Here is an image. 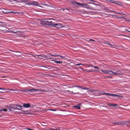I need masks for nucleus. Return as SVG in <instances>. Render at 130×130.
Returning a JSON list of instances; mask_svg holds the SVG:
<instances>
[{
  "label": "nucleus",
  "mask_w": 130,
  "mask_h": 130,
  "mask_svg": "<svg viewBox=\"0 0 130 130\" xmlns=\"http://www.w3.org/2000/svg\"><path fill=\"white\" fill-rule=\"evenodd\" d=\"M80 105H81V104H79L76 105L74 106V107L75 108L77 109H80Z\"/></svg>",
  "instance_id": "10"
},
{
  "label": "nucleus",
  "mask_w": 130,
  "mask_h": 130,
  "mask_svg": "<svg viewBox=\"0 0 130 130\" xmlns=\"http://www.w3.org/2000/svg\"><path fill=\"white\" fill-rule=\"evenodd\" d=\"M72 92L73 93V94H78L79 93L78 92H77V93H73V91H72Z\"/></svg>",
  "instance_id": "33"
},
{
  "label": "nucleus",
  "mask_w": 130,
  "mask_h": 130,
  "mask_svg": "<svg viewBox=\"0 0 130 130\" xmlns=\"http://www.w3.org/2000/svg\"><path fill=\"white\" fill-rule=\"evenodd\" d=\"M23 107L25 108H28L31 107V104L29 103L23 104Z\"/></svg>",
  "instance_id": "9"
},
{
  "label": "nucleus",
  "mask_w": 130,
  "mask_h": 130,
  "mask_svg": "<svg viewBox=\"0 0 130 130\" xmlns=\"http://www.w3.org/2000/svg\"><path fill=\"white\" fill-rule=\"evenodd\" d=\"M28 92H33L36 91H39V89H35V88H33V89H28Z\"/></svg>",
  "instance_id": "6"
},
{
  "label": "nucleus",
  "mask_w": 130,
  "mask_h": 130,
  "mask_svg": "<svg viewBox=\"0 0 130 130\" xmlns=\"http://www.w3.org/2000/svg\"><path fill=\"white\" fill-rule=\"evenodd\" d=\"M116 72L117 73H118V74H122L120 73L121 71L120 70H118L117 71H116Z\"/></svg>",
  "instance_id": "28"
},
{
  "label": "nucleus",
  "mask_w": 130,
  "mask_h": 130,
  "mask_svg": "<svg viewBox=\"0 0 130 130\" xmlns=\"http://www.w3.org/2000/svg\"><path fill=\"white\" fill-rule=\"evenodd\" d=\"M1 112L2 111H4L5 112H6L8 111V110L7 109H1Z\"/></svg>",
  "instance_id": "21"
},
{
  "label": "nucleus",
  "mask_w": 130,
  "mask_h": 130,
  "mask_svg": "<svg viewBox=\"0 0 130 130\" xmlns=\"http://www.w3.org/2000/svg\"><path fill=\"white\" fill-rule=\"evenodd\" d=\"M110 2L111 3L117 4H117V3H119L114 0H110Z\"/></svg>",
  "instance_id": "13"
},
{
  "label": "nucleus",
  "mask_w": 130,
  "mask_h": 130,
  "mask_svg": "<svg viewBox=\"0 0 130 130\" xmlns=\"http://www.w3.org/2000/svg\"><path fill=\"white\" fill-rule=\"evenodd\" d=\"M28 89H25V90H20V91H21V92H28Z\"/></svg>",
  "instance_id": "17"
},
{
  "label": "nucleus",
  "mask_w": 130,
  "mask_h": 130,
  "mask_svg": "<svg viewBox=\"0 0 130 130\" xmlns=\"http://www.w3.org/2000/svg\"><path fill=\"white\" fill-rule=\"evenodd\" d=\"M72 3L73 4H75L77 5H80L81 6V7H82V4H83V3H77L76 2H74L73 3Z\"/></svg>",
  "instance_id": "11"
},
{
  "label": "nucleus",
  "mask_w": 130,
  "mask_h": 130,
  "mask_svg": "<svg viewBox=\"0 0 130 130\" xmlns=\"http://www.w3.org/2000/svg\"><path fill=\"white\" fill-rule=\"evenodd\" d=\"M10 89H5V90H9Z\"/></svg>",
  "instance_id": "41"
},
{
  "label": "nucleus",
  "mask_w": 130,
  "mask_h": 130,
  "mask_svg": "<svg viewBox=\"0 0 130 130\" xmlns=\"http://www.w3.org/2000/svg\"><path fill=\"white\" fill-rule=\"evenodd\" d=\"M50 20H48V23H53L52 22V21H50Z\"/></svg>",
  "instance_id": "36"
},
{
  "label": "nucleus",
  "mask_w": 130,
  "mask_h": 130,
  "mask_svg": "<svg viewBox=\"0 0 130 130\" xmlns=\"http://www.w3.org/2000/svg\"><path fill=\"white\" fill-rule=\"evenodd\" d=\"M55 62L57 63H59L61 64L62 63V62L61 61H58V60H55L54 61Z\"/></svg>",
  "instance_id": "16"
},
{
  "label": "nucleus",
  "mask_w": 130,
  "mask_h": 130,
  "mask_svg": "<svg viewBox=\"0 0 130 130\" xmlns=\"http://www.w3.org/2000/svg\"><path fill=\"white\" fill-rule=\"evenodd\" d=\"M89 40V41H95L94 40H93L92 39H90Z\"/></svg>",
  "instance_id": "34"
},
{
  "label": "nucleus",
  "mask_w": 130,
  "mask_h": 130,
  "mask_svg": "<svg viewBox=\"0 0 130 130\" xmlns=\"http://www.w3.org/2000/svg\"><path fill=\"white\" fill-rule=\"evenodd\" d=\"M101 94L103 95H106L111 96L114 98H115L117 96H120V95H119L115 94H110L108 93H106L105 92H104L102 93Z\"/></svg>",
  "instance_id": "1"
},
{
  "label": "nucleus",
  "mask_w": 130,
  "mask_h": 130,
  "mask_svg": "<svg viewBox=\"0 0 130 130\" xmlns=\"http://www.w3.org/2000/svg\"><path fill=\"white\" fill-rule=\"evenodd\" d=\"M94 66H93V65H90V66H89V67H92V68H93V67Z\"/></svg>",
  "instance_id": "39"
},
{
  "label": "nucleus",
  "mask_w": 130,
  "mask_h": 130,
  "mask_svg": "<svg viewBox=\"0 0 130 130\" xmlns=\"http://www.w3.org/2000/svg\"><path fill=\"white\" fill-rule=\"evenodd\" d=\"M8 32H11V33H13V34H16L17 32V31H13L11 30H10Z\"/></svg>",
  "instance_id": "19"
},
{
  "label": "nucleus",
  "mask_w": 130,
  "mask_h": 130,
  "mask_svg": "<svg viewBox=\"0 0 130 130\" xmlns=\"http://www.w3.org/2000/svg\"><path fill=\"white\" fill-rule=\"evenodd\" d=\"M101 71L105 73H108V70H102Z\"/></svg>",
  "instance_id": "20"
},
{
  "label": "nucleus",
  "mask_w": 130,
  "mask_h": 130,
  "mask_svg": "<svg viewBox=\"0 0 130 130\" xmlns=\"http://www.w3.org/2000/svg\"><path fill=\"white\" fill-rule=\"evenodd\" d=\"M12 52H16L14 51H12Z\"/></svg>",
  "instance_id": "46"
},
{
  "label": "nucleus",
  "mask_w": 130,
  "mask_h": 130,
  "mask_svg": "<svg viewBox=\"0 0 130 130\" xmlns=\"http://www.w3.org/2000/svg\"><path fill=\"white\" fill-rule=\"evenodd\" d=\"M54 20V19L52 18H47L45 19H43L42 20V21L43 22H48V20Z\"/></svg>",
  "instance_id": "7"
},
{
  "label": "nucleus",
  "mask_w": 130,
  "mask_h": 130,
  "mask_svg": "<svg viewBox=\"0 0 130 130\" xmlns=\"http://www.w3.org/2000/svg\"><path fill=\"white\" fill-rule=\"evenodd\" d=\"M0 23L2 24L3 25H4L5 24V23L4 22L1 21H0Z\"/></svg>",
  "instance_id": "30"
},
{
  "label": "nucleus",
  "mask_w": 130,
  "mask_h": 130,
  "mask_svg": "<svg viewBox=\"0 0 130 130\" xmlns=\"http://www.w3.org/2000/svg\"><path fill=\"white\" fill-rule=\"evenodd\" d=\"M9 90L14 91H16L17 90L16 89H10Z\"/></svg>",
  "instance_id": "29"
},
{
  "label": "nucleus",
  "mask_w": 130,
  "mask_h": 130,
  "mask_svg": "<svg viewBox=\"0 0 130 130\" xmlns=\"http://www.w3.org/2000/svg\"><path fill=\"white\" fill-rule=\"evenodd\" d=\"M39 56H41V55H39Z\"/></svg>",
  "instance_id": "53"
},
{
  "label": "nucleus",
  "mask_w": 130,
  "mask_h": 130,
  "mask_svg": "<svg viewBox=\"0 0 130 130\" xmlns=\"http://www.w3.org/2000/svg\"><path fill=\"white\" fill-rule=\"evenodd\" d=\"M65 9H66V10H68V11H69V10L68 9H67V8H65Z\"/></svg>",
  "instance_id": "45"
},
{
  "label": "nucleus",
  "mask_w": 130,
  "mask_h": 130,
  "mask_svg": "<svg viewBox=\"0 0 130 130\" xmlns=\"http://www.w3.org/2000/svg\"><path fill=\"white\" fill-rule=\"evenodd\" d=\"M40 67H44V68H46L49 69L48 68H47L45 66H40Z\"/></svg>",
  "instance_id": "32"
},
{
  "label": "nucleus",
  "mask_w": 130,
  "mask_h": 130,
  "mask_svg": "<svg viewBox=\"0 0 130 130\" xmlns=\"http://www.w3.org/2000/svg\"><path fill=\"white\" fill-rule=\"evenodd\" d=\"M128 29L129 30H128L126 29H125V31L126 32V31L130 32V28H129Z\"/></svg>",
  "instance_id": "27"
},
{
  "label": "nucleus",
  "mask_w": 130,
  "mask_h": 130,
  "mask_svg": "<svg viewBox=\"0 0 130 130\" xmlns=\"http://www.w3.org/2000/svg\"><path fill=\"white\" fill-rule=\"evenodd\" d=\"M40 4V5H44V6H48L47 4H42V3H41V4Z\"/></svg>",
  "instance_id": "24"
},
{
  "label": "nucleus",
  "mask_w": 130,
  "mask_h": 130,
  "mask_svg": "<svg viewBox=\"0 0 130 130\" xmlns=\"http://www.w3.org/2000/svg\"><path fill=\"white\" fill-rule=\"evenodd\" d=\"M83 8H86L87 9L90 8V6L86 4H84L83 3L82 7Z\"/></svg>",
  "instance_id": "8"
},
{
  "label": "nucleus",
  "mask_w": 130,
  "mask_h": 130,
  "mask_svg": "<svg viewBox=\"0 0 130 130\" xmlns=\"http://www.w3.org/2000/svg\"><path fill=\"white\" fill-rule=\"evenodd\" d=\"M1 1V0H0V1Z\"/></svg>",
  "instance_id": "55"
},
{
  "label": "nucleus",
  "mask_w": 130,
  "mask_h": 130,
  "mask_svg": "<svg viewBox=\"0 0 130 130\" xmlns=\"http://www.w3.org/2000/svg\"><path fill=\"white\" fill-rule=\"evenodd\" d=\"M9 10L8 9H4L2 10V12H3V13L5 14H7L11 13H14V12H13L12 11H9Z\"/></svg>",
  "instance_id": "4"
},
{
  "label": "nucleus",
  "mask_w": 130,
  "mask_h": 130,
  "mask_svg": "<svg viewBox=\"0 0 130 130\" xmlns=\"http://www.w3.org/2000/svg\"><path fill=\"white\" fill-rule=\"evenodd\" d=\"M89 4H92V3H89Z\"/></svg>",
  "instance_id": "52"
},
{
  "label": "nucleus",
  "mask_w": 130,
  "mask_h": 130,
  "mask_svg": "<svg viewBox=\"0 0 130 130\" xmlns=\"http://www.w3.org/2000/svg\"><path fill=\"white\" fill-rule=\"evenodd\" d=\"M16 106H17L18 107H20L21 108L22 107V106H21V105H16Z\"/></svg>",
  "instance_id": "31"
},
{
  "label": "nucleus",
  "mask_w": 130,
  "mask_h": 130,
  "mask_svg": "<svg viewBox=\"0 0 130 130\" xmlns=\"http://www.w3.org/2000/svg\"><path fill=\"white\" fill-rule=\"evenodd\" d=\"M86 71L88 72H95L96 71L99 72L98 70H86Z\"/></svg>",
  "instance_id": "12"
},
{
  "label": "nucleus",
  "mask_w": 130,
  "mask_h": 130,
  "mask_svg": "<svg viewBox=\"0 0 130 130\" xmlns=\"http://www.w3.org/2000/svg\"><path fill=\"white\" fill-rule=\"evenodd\" d=\"M104 43L105 44L111 46H115V45H113L111 44L110 42H105Z\"/></svg>",
  "instance_id": "14"
},
{
  "label": "nucleus",
  "mask_w": 130,
  "mask_h": 130,
  "mask_svg": "<svg viewBox=\"0 0 130 130\" xmlns=\"http://www.w3.org/2000/svg\"><path fill=\"white\" fill-rule=\"evenodd\" d=\"M47 110H51L52 111H56L57 110L56 109H48Z\"/></svg>",
  "instance_id": "23"
},
{
  "label": "nucleus",
  "mask_w": 130,
  "mask_h": 130,
  "mask_svg": "<svg viewBox=\"0 0 130 130\" xmlns=\"http://www.w3.org/2000/svg\"><path fill=\"white\" fill-rule=\"evenodd\" d=\"M115 75H117L118 74V73H117V72H113V74Z\"/></svg>",
  "instance_id": "25"
},
{
  "label": "nucleus",
  "mask_w": 130,
  "mask_h": 130,
  "mask_svg": "<svg viewBox=\"0 0 130 130\" xmlns=\"http://www.w3.org/2000/svg\"><path fill=\"white\" fill-rule=\"evenodd\" d=\"M52 26L58 28H60L63 27V25L61 24H52Z\"/></svg>",
  "instance_id": "3"
},
{
  "label": "nucleus",
  "mask_w": 130,
  "mask_h": 130,
  "mask_svg": "<svg viewBox=\"0 0 130 130\" xmlns=\"http://www.w3.org/2000/svg\"><path fill=\"white\" fill-rule=\"evenodd\" d=\"M112 106L115 107L116 106H118V105L117 104H113L112 105Z\"/></svg>",
  "instance_id": "26"
},
{
  "label": "nucleus",
  "mask_w": 130,
  "mask_h": 130,
  "mask_svg": "<svg viewBox=\"0 0 130 130\" xmlns=\"http://www.w3.org/2000/svg\"><path fill=\"white\" fill-rule=\"evenodd\" d=\"M56 56H57L60 57L61 58H63V59H64V58H65V57L64 56H61V55H56Z\"/></svg>",
  "instance_id": "18"
},
{
  "label": "nucleus",
  "mask_w": 130,
  "mask_h": 130,
  "mask_svg": "<svg viewBox=\"0 0 130 130\" xmlns=\"http://www.w3.org/2000/svg\"><path fill=\"white\" fill-rule=\"evenodd\" d=\"M51 130H55V129H51Z\"/></svg>",
  "instance_id": "48"
},
{
  "label": "nucleus",
  "mask_w": 130,
  "mask_h": 130,
  "mask_svg": "<svg viewBox=\"0 0 130 130\" xmlns=\"http://www.w3.org/2000/svg\"><path fill=\"white\" fill-rule=\"evenodd\" d=\"M99 68L98 67H97L96 68V69H99Z\"/></svg>",
  "instance_id": "47"
},
{
  "label": "nucleus",
  "mask_w": 130,
  "mask_h": 130,
  "mask_svg": "<svg viewBox=\"0 0 130 130\" xmlns=\"http://www.w3.org/2000/svg\"><path fill=\"white\" fill-rule=\"evenodd\" d=\"M1 112V109L0 110V112Z\"/></svg>",
  "instance_id": "51"
},
{
  "label": "nucleus",
  "mask_w": 130,
  "mask_h": 130,
  "mask_svg": "<svg viewBox=\"0 0 130 130\" xmlns=\"http://www.w3.org/2000/svg\"><path fill=\"white\" fill-rule=\"evenodd\" d=\"M91 2H94V1L93 0H91Z\"/></svg>",
  "instance_id": "50"
},
{
  "label": "nucleus",
  "mask_w": 130,
  "mask_h": 130,
  "mask_svg": "<svg viewBox=\"0 0 130 130\" xmlns=\"http://www.w3.org/2000/svg\"><path fill=\"white\" fill-rule=\"evenodd\" d=\"M108 74H109L112 75L113 74V72L111 70H108Z\"/></svg>",
  "instance_id": "15"
},
{
  "label": "nucleus",
  "mask_w": 130,
  "mask_h": 130,
  "mask_svg": "<svg viewBox=\"0 0 130 130\" xmlns=\"http://www.w3.org/2000/svg\"><path fill=\"white\" fill-rule=\"evenodd\" d=\"M26 129H27L28 130H34L32 129H31L29 128H26Z\"/></svg>",
  "instance_id": "38"
},
{
  "label": "nucleus",
  "mask_w": 130,
  "mask_h": 130,
  "mask_svg": "<svg viewBox=\"0 0 130 130\" xmlns=\"http://www.w3.org/2000/svg\"><path fill=\"white\" fill-rule=\"evenodd\" d=\"M84 64H82V63H78L76 64H75V65L76 66H79L81 65H83Z\"/></svg>",
  "instance_id": "22"
},
{
  "label": "nucleus",
  "mask_w": 130,
  "mask_h": 130,
  "mask_svg": "<svg viewBox=\"0 0 130 130\" xmlns=\"http://www.w3.org/2000/svg\"><path fill=\"white\" fill-rule=\"evenodd\" d=\"M2 25H1L0 24V26Z\"/></svg>",
  "instance_id": "54"
},
{
  "label": "nucleus",
  "mask_w": 130,
  "mask_h": 130,
  "mask_svg": "<svg viewBox=\"0 0 130 130\" xmlns=\"http://www.w3.org/2000/svg\"><path fill=\"white\" fill-rule=\"evenodd\" d=\"M0 89L3 90H5V88H0Z\"/></svg>",
  "instance_id": "37"
},
{
  "label": "nucleus",
  "mask_w": 130,
  "mask_h": 130,
  "mask_svg": "<svg viewBox=\"0 0 130 130\" xmlns=\"http://www.w3.org/2000/svg\"><path fill=\"white\" fill-rule=\"evenodd\" d=\"M16 109L18 110H20V109H19L18 108H16Z\"/></svg>",
  "instance_id": "42"
},
{
  "label": "nucleus",
  "mask_w": 130,
  "mask_h": 130,
  "mask_svg": "<svg viewBox=\"0 0 130 130\" xmlns=\"http://www.w3.org/2000/svg\"><path fill=\"white\" fill-rule=\"evenodd\" d=\"M73 87H76L77 88H79L82 89L83 90H89V89L88 88L86 87H82L81 86H78L77 85H74L73 86Z\"/></svg>",
  "instance_id": "5"
},
{
  "label": "nucleus",
  "mask_w": 130,
  "mask_h": 130,
  "mask_svg": "<svg viewBox=\"0 0 130 130\" xmlns=\"http://www.w3.org/2000/svg\"><path fill=\"white\" fill-rule=\"evenodd\" d=\"M29 5L37 6L42 8H43L42 7L39 6L40 4L37 2L36 1H33L31 2L29 4Z\"/></svg>",
  "instance_id": "2"
},
{
  "label": "nucleus",
  "mask_w": 130,
  "mask_h": 130,
  "mask_svg": "<svg viewBox=\"0 0 130 130\" xmlns=\"http://www.w3.org/2000/svg\"><path fill=\"white\" fill-rule=\"evenodd\" d=\"M61 10H62L64 11L65 10V8H62Z\"/></svg>",
  "instance_id": "40"
},
{
  "label": "nucleus",
  "mask_w": 130,
  "mask_h": 130,
  "mask_svg": "<svg viewBox=\"0 0 130 130\" xmlns=\"http://www.w3.org/2000/svg\"><path fill=\"white\" fill-rule=\"evenodd\" d=\"M118 13L119 14H123L124 15H126V14H125L124 13Z\"/></svg>",
  "instance_id": "35"
},
{
  "label": "nucleus",
  "mask_w": 130,
  "mask_h": 130,
  "mask_svg": "<svg viewBox=\"0 0 130 130\" xmlns=\"http://www.w3.org/2000/svg\"><path fill=\"white\" fill-rule=\"evenodd\" d=\"M93 67V68L95 69H96V68L97 67L94 66Z\"/></svg>",
  "instance_id": "43"
},
{
  "label": "nucleus",
  "mask_w": 130,
  "mask_h": 130,
  "mask_svg": "<svg viewBox=\"0 0 130 130\" xmlns=\"http://www.w3.org/2000/svg\"><path fill=\"white\" fill-rule=\"evenodd\" d=\"M55 130H59V129H57V128L55 129Z\"/></svg>",
  "instance_id": "49"
},
{
  "label": "nucleus",
  "mask_w": 130,
  "mask_h": 130,
  "mask_svg": "<svg viewBox=\"0 0 130 130\" xmlns=\"http://www.w3.org/2000/svg\"><path fill=\"white\" fill-rule=\"evenodd\" d=\"M113 104H111V103H110V106H112V105Z\"/></svg>",
  "instance_id": "44"
}]
</instances>
